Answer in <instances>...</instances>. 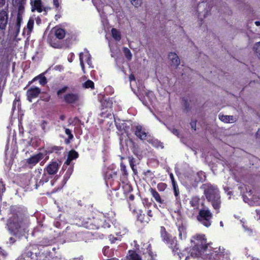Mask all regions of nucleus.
I'll use <instances>...</instances> for the list:
<instances>
[{"label":"nucleus","instance_id":"1","mask_svg":"<svg viewBox=\"0 0 260 260\" xmlns=\"http://www.w3.org/2000/svg\"><path fill=\"white\" fill-rule=\"evenodd\" d=\"M201 188L203 190L204 194L207 201L211 204L215 213H219L221 206V200L217 186L210 183H206L202 184Z\"/></svg>","mask_w":260,"mask_h":260},{"label":"nucleus","instance_id":"2","mask_svg":"<svg viewBox=\"0 0 260 260\" xmlns=\"http://www.w3.org/2000/svg\"><path fill=\"white\" fill-rule=\"evenodd\" d=\"M191 242L193 243L192 248L190 249V254L193 257H199L203 255L208 247H211L210 244L207 243L206 236L204 234H196L192 237Z\"/></svg>","mask_w":260,"mask_h":260},{"label":"nucleus","instance_id":"3","mask_svg":"<svg viewBox=\"0 0 260 260\" xmlns=\"http://www.w3.org/2000/svg\"><path fill=\"white\" fill-rule=\"evenodd\" d=\"M160 234L162 241L171 249L173 254L178 255L180 260H181L182 254L180 252L179 244L177 238L169 234L164 226H160Z\"/></svg>","mask_w":260,"mask_h":260},{"label":"nucleus","instance_id":"4","mask_svg":"<svg viewBox=\"0 0 260 260\" xmlns=\"http://www.w3.org/2000/svg\"><path fill=\"white\" fill-rule=\"evenodd\" d=\"M101 212L96 210L88 211L87 217L80 219L79 224L86 229L96 230L99 229V218L101 217Z\"/></svg>","mask_w":260,"mask_h":260},{"label":"nucleus","instance_id":"5","mask_svg":"<svg viewBox=\"0 0 260 260\" xmlns=\"http://www.w3.org/2000/svg\"><path fill=\"white\" fill-rule=\"evenodd\" d=\"M27 220L22 214H14L10 219L9 229L14 235L20 230H24L27 227Z\"/></svg>","mask_w":260,"mask_h":260},{"label":"nucleus","instance_id":"6","mask_svg":"<svg viewBox=\"0 0 260 260\" xmlns=\"http://www.w3.org/2000/svg\"><path fill=\"white\" fill-rule=\"evenodd\" d=\"M205 258L206 260H232L229 250L220 246L210 249Z\"/></svg>","mask_w":260,"mask_h":260},{"label":"nucleus","instance_id":"7","mask_svg":"<svg viewBox=\"0 0 260 260\" xmlns=\"http://www.w3.org/2000/svg\"><path fill=\"white\" fill-rule=\"evenodd\" d=\"M68 87L64 86L59 89L56 94L59 99H62L63 101L68 105H75L78 103L80 100V94L77 92H69L63 95L62 94L68 90Z\"/></svg>","mask_w":260,"mask_h":260},{"label":"nucleus","instance_id":"8","mask_svg":"<svg viewBox=\"0 0 260 260\" xmlns=\"http://www.w3.org/2000/svg\"><path fill=\"white\" fill-rule=\"evenodd\" d=\"M213 215L208 207L205 206L200 209L198 215L197 220L206 228L210 227L212 223V219Z\"/></svg>","mask_w":260,"mask_h":260},{"label":"nucleus","instance_id":"9","mask_svg":"<svg viewBox=\"0 0 260 260\" xmlns=\"http://www.w3.org/2000/svg\"><path fill=\"white\" fill-rule=\"evenodd\" d=\"M105 182L108 186L114 190H118L120 186V183L118 180L117 172H107L105 175Z\"/></svg>","mask_w":260,"mask_h":260},{"label":"nucleus","instance_id":"10","mask_svg":"<svg viewBox=\"0 0 260 260\" xmlns=\"http://www.w3.org/2000/svg\"><path fill=\"white\" fill-rule=\"evenodd\" d=\"M142 249L143 260H157V254L152 251L150 244L144 245Z\"/></svg>","mask_w":260,"mask_h":260},{"label":"nucleus","instance_id":"11","mask_svg":"<svg viewBox=\"0 0 260 260\" xmlns=\"http://www.w3.org/2000/svg\"><path fill=\"white\" fill-rule=\"evenodd\" d=\"M60 166V161L52 160L44 169V172L49 175H54L57 173Z\"/></svg>","mask_w":260,"mask_h":260},{"label":"nucleus","instance_id":"12","mask_svg":"<svg viewBox=\"0 0 260 260\" xmlns=\"http://www.w3.org/2000/svg\"><path fill=\"white\" fill-rule=\"evenodd\" d=\"M22 22V16L21 14L19 11L17 13V17H16V22L14 26V27H11L12 32H11L12 36L14 37V38H16L19 35L20 32V29L21 24ZM11 30V26H10L9 27V31Z\"/></svg>","mask_w":260,"mask_h":260},{"label":"nucleus","instance_id":"13","mask_svg":"<svg viewBox=\"0 0 260 260\" xmlns=\"http://www.w3.org/2000/svg\"><path fill=\"white\" fill-rule=\"evenodd\" d=\"M211 9V7L206 2H202V3L199 4L196 10L198 16L200 17L201 16V14H203L204 18L206 17L208 13L210 12Z\"/></svg>","mask_w":260,"mask_h":260},{"label":"nucleus","instance_id":"14","mask_svg":"<svg viewBox=\"0 0 260 260\" xmlns=\"http://www.w3.org/2000/svg\"><path fill=\"white\" fill-rule=\"evenodd\" d=\"M132 204L129 203V207L130 208L131 210L133 211V213H137L136 218L137 220L138 221H139L141 223L143 224H147L150 221L149 219H148V216H146V215L145 214L144 212L142 209H140L138 210V212L136 211V209L134 208L133 209V207H132Z\"/></svg>","mask_w":260,"mask_h":260},{"label":"nucleus","instance_id":"15","mask_svg":"<svg viewBox=\"0 0 260 260\" xmlns=\"http://www.w3.org/2000/svg\"><path fill=\"white\" fill-rule=\"evenodd\" d=\"M41 92V89L37 86H32L29 88L26 93L27 100L31 102L32 100L37 98Z\"/></svg>","mask_w":260,"mask_h":260},{"label":"nucleus","instance_id":"16","mask_svg":"<svg viewBox=\"0 0 260 260\" xmlns=\"http://www.w3.org/2000/svg\"><path fill=\"white\" fill-rule=\"evenodd\" d=\"M44 157V153L40 152L37 154L31 156L29 158L27 159L26 162L29 165V168H31Z\"/></svg>","mask_w":260,"mask_h":260},{"label":"nucleus","instance_id":"17","mask_svg":"<svg viewBox=\"0 0 260 260\" xmlns=\"http://www.w3.org/2000/svg\"><path fill=\"white\" fill-rule=\"evenodd\" d=\"M189 204L194 209L200 210V209L206 206L204 201H201L200 198L198 196L192 197L189 201Z\"/></svg>","mask_w":260,"mask_h":260},{"label":"nucleus","instance_id":"18","mask_svg":"<svg viewBox=\"0 0 260 260\" xmlns=\"http://www.w3.org/2000/svg\"><path fill=\"white\" fill-rule=\"evenodd\" d=\"M8 12L5 10L0 11V29L5 30L6 29L8 21Z\"/></svg>","mask_w":260,"mask_h":260},{"label":"nucleus","instance_id":"19","mask_svg":"<svg viewBox=\"0 0 260 260\" xmlns=\"http://www.w3.org/2000/svg\"><path fill=\"white\" fill-rule=\"evenodd\" d=\"M135 134L136 136L142 140H147L149 139L150 136L146 133L141 125H138L136 126Z\"/></svg>","mask_w":260,"mask_h":260},{"label":"nucleus","instance_id":"20","mask_svg":"<svg viewBox=\"0 0 260 260\" xmlns=\"http://www.w3.org/2000/svg\"><path fill=\"white\" fill-rule=\"evenodd\" d=\"M37 260H53V257L51 252L47 250L40 251L38 253H36Z\"/></svg>","mask_w":260,"mask_h":260},{"label":"nucleus","instance_id":"21","mask_svg":"<svg viewBox=\"0 0 260 260\" xmlns=\"http://www.w3.org/2000/svg\"><path fill=\"white\" fill-rule=\"evenodd\" d=\"M63 149V147L62 146L55 145L47 147L43 153H44V156L52 153H55L56 155H59Z\"/></svg>","mask_w":260,"mask_h":260},{"label":"nucleus","instance_id":"22","mask_svg":"<svg viewBox=\"0 0 260 260\" xmlns=\"http://www.w3.org/2000/svg\"><path fill=\"white\" fill-rule=\"evenodd\" d=\"M124 260H143V258L135 250H129Z\"/></svg>","mask_w":260,"mask_h":260},{"label":"nucleus","instance_id":"23","mask_svg":"<svg viewBox=\"0 0 260 260\" xmlns=\"http://www.w3.org/2000/svg\"><path fill=\"white\" fill-rule=\"evenodd\" d=\"M31 5V11L34 12L37 11L41 13L43 11L42 2L41 0H34V2H30Z\"/></svg>","mask_w":260,"mask_h":260},{"label":"nucleus","instance_id":"24","mask_svg":"<svg viewBox=\"0 0 260 260\" xmlns=\"http://www.w3.org/2000/svg\"><path fill=\"white\" fill-rule=\"evenodd\" d=\"M149 191L157 203L161 205L165 204V200L161 199L160 194L155 188L151 187L149 189Z\"/></svg>","mask_w":260,"mask_h":260},{"label":"nucleus","instance_id":"25","mask_svg":"<svg viewBox=\"0 0 260 260\" xmlns=\"http://www.w3.org/2000/svg\"><path fill=\"white\" fill-rule=\"evenodd\" d=\"M102 109L111 108L113 105L112 99L104 96L101 100Z\"/></svg>","mask_w":260,"mask_h":260},{"label":"nucleus","instance_id":"26","mask_svg":"<svg viewBox=\"0 0 260 260\" xmlns=\"http://www.w3.org/2000/svg\"><path fill=\"white\" fill-rule=\"evenodd\" d=\"M101 214L102 215L101 217H100V218H99V229L100 228H110L111 225H110V220L108 219H106L104 215L102 213H101Z\"/></svg>","mask_w":260,"mask_h":260},{"label":"nucleus","instance_id":"27","mask_svg":"<svg viewBox=\"0 0 260 260\" xmlns=\"http://www.w3.org/2000/svg\"><path fill=\"white\" fill-rule=\"evenodd\" d=\"M168 57L169 59L171 60L172 64L175 65L176 68H177L179 66L180 61L176 53L170 52L168 55Z\"/></svg>","mask_w":260,"mask_h":260},{"label":"nucleus","instance_id":"28","mask_svg":"<svg viewBox=\"0 0 260 260\" xmlns=\"http://www.w3.org/2000/svg\"><path fill=\"white\" fill-rule=\"evenodd\" d=\"M170 177L171 180L173 188L174 193L175 196L177 198L179 194V189L177 184V182L175 180V178L174 177V175L172 173H170Z\"/></svg>","mask_w":260,"mask_h":260},{"label":"nucleus","instance_id":"29","mask_svg":"<svg viewBox=\"0 0 260 260\" xmlns=\"http://www.w3.org/2000/svg\"><path fill=\"white\" fill-rule=\"evenodd\" d=\"M48 42L51 46L54 48H60L61 47L60 43L53 37H49L48 39Z\"/></svg>","mask_w":260,"mask_h":260},{"label":"nucleus","instance_id":"30","mask_svg":"<svg viewBox=\"0 0 260 260\" xmlns=\"http://www.w3.org/2000/svg\"><path fill=\"white\" fill-rule=\"evenodd\" d=\"M34 258V254L32 252L28 249L25 251L21 255V260H32Z\"/></svg>","mask_w":260,"mask_h":260},{"label":"nucleus","instance_id":"31","mask_svg":"<svg viewBox=\"0 0 260 260\" xmlns=\"http://www.w3.org/2000/svg\"><path fill=\"white\" fill-rule=\"evenodd\" d=\"M147 141L151 144L153 146L156 148L160 147L162 148L164 147L163 144L157 139L152 138L150 136L148 139H147Z\"/></svg>","mask_w":260,"mask_h":260},{"label":"nucleus","instance_id":"32","mask_svg":"<svg viewBox=\"0 0 260 260\" xmlns=\"http://www.w3.org/2000/svg\"><path fill=\"white\" fill-rule=\"evenodd\" d=\"M66 35L65 30L61 28H56L54 29V35L56 38L61 40Z\"/></svg>","mask_w":260,"mask_h":260},{"label":"nucleus","instance_id":"33","mask_svg":"<svg viewBox=\"0 0 260 260\" xmlns=\"http://www.w3.org/2000/svg\"><path fill=\"white\" fill-rule=\"evenodd\" d=\"M179 232V239L182 240L185 239L186 237V228L182 224L179 225L178 227Z\"/></svg>","mask_w":260,"mask_h":260},{"label":"nucleus","instance_id":"34","mask_svg":"<svg viewBox=\"0 0 260 260\" xmlns=\"http://www.w3.org/2000/svg\"><path fill=\"white\" fill-rule=\"evenodd\" d=\"M218 118L221 121L225 123H229L231 121L233 122L235 121L233 116L224 115L221 113L219 114Z\"/></svg>","mask_w":260,"mask_h":260},{"label":"nucleus","instance_id":"35","mask_svg":"<svg viewBox=\"0 0 260 260\" xmlns=\"http://www.w3.org/2000/svg\"><path fill=\"white\" fill-rule=\"evenodd\" d=\"M48 175H48L47 173H45L44 172V173L42 176L41 179L40 180L39 182H36V188L41 185H43L44 183L47 182L49 181L50 177Z\"/></svg>","mask_w":260,"mask_h":260},{"label":"nucleus","instance_id":"36","mask_svg":"<svg viewBox=\"0 0 260 260\" xmlns=\"http://www.w3.org/2000/svg\"><path fill=\"white\" fill-rule=\"evenodd\" d=\"M206 179V176L203 171L198 172L195 176V180L197 183L203 182Z\"/></svg>","mask_w":260,"mask_h":260},{"label":"nucleus","instance_id":"37","mask_svg":"<svg viewBox=\"0 0 260 260\" xmlns=\"http://www.w3.org/2000/svg\"><path fill=\"white\" fill-rule=\"evenodd\" d=\"M181 101L182 103V106L183 107V110L186 113L188 112L190 110V104L188 102L187 99L185 97H182L181 98Z\"/></svg>","mask_w":260,"mask_h":260},{"label":"nucleus","instance_id":"38","mask_svg":"<svg viewBox=\"0 0 260 260\" xmlns=\"http://www.w3.org/2000/svg\"><path fill=\"white\" fill-rule=\"evenodd\" d=\"M47 70L38 75L39 83L42 86L45 85L48 82L47 78L45 76V75L47 73Z\"/></svg>","mask_w":260,"mask_h":260},{"label":"nucleus","instance_id":"39","mask_svg":"<svg viewBox=\"0 0 260 260\" xmlns=\"http://www.w3.org/2000/svg\"><path fill=\"white\" fill-rule=\"evenodd\" d=\"M103 254L108 257H111L113 255V251L108 246H104L103 248Z\"/></svg>","mask_w":260,"mask_h":260},{"label":"nucleus","instance_id":"40","mask_svg":"<svg viewBox=\"0 0 260 260\" xmlns=\"http://www.w3.org/2000/svg\"><path fill=\"white\" fill-rule=\"evenodd\" d=\"M111 33L113 38L116 41H119L121 39V35L120 32L116 28H113L111 29Z\"/></svg>","mask_w":260,"mask_h":260},{"label":"nucleus","instance_id":"41","mask_svg":"<svg viewBox=\"0 0 260 260\" xmlns=\"http://www.w3.org/2000/svg\"><path fill=\"white\" fill-rule=\"evenodd\" d=\"M128 161H129V166H130L131 168H132V170H133L134 173L135 175L137 174V170L135 167V161L134 158L132 156H128Z\"/></svg>","mask_w":260,"mask_h":260},{"label":"nucleus","instance_id":"42","mask_svg":"<svg viewBox=\"0 0 260 260\" xmlns=\"http://www.w3.org/2000/svg\"><path fill=\"white\" fill-rule=\"evenodd\" d=\"M65 133L68 136V139L65 140L66 144H69L70 141L74 138L73 135L72 134L71 131L69 128H66Z\"/></svg>","mask_w":260,"mask_h":260},{"label":"nucleus","instance_id":"43","mask_svg":"<svg viewBox=\"0 0 260 260\" xmlns=\"http://www.w3.org/2000/svg\"><path fill=\"white\" fill-rule=\"evenodd\" d=\"M68 156L69 157V159H71L73 160L78 158L79 154L75 150H72L69 152Z\"/></svg>","mask_w":260,"mask_h":260},{"label":"nucleus","instance_id":"44","mask_svg":"<svg viewBox=\"0 0 260 260\" xmlns=\"http://www.w3.org/2000/svg\"><path fill=\"white\" fill-rule=\"evenodd\" d=\"M123 51L127 59L128 60H131L132 58V54L131 53L130 50L126 47H123Z\"/></svg>","mask_w":260,"mask_h":260},{"label":"nucleus","instance_id":"45","mask_svg":"<svg viewBox=\"0 0 260 260\" xmlns=\"http://www.w3.org/2000/svg\"><path fill=\"white\" fill-rule=\"evenodd\" d=\"M83 86L85 88L94 89V84L92 81H91L90 80H88L86 82H84V83L83 84Z\"/></svg>","mask_w":260,"mask_h":260},{"label":"nucleus","instance_id":"46","mask_svg":"<svg viewBox=\"0 0 260 260\" xmlns=\"http://www.w3.org/2000/svg\"><path fill=\"white\" fill-rule=\"evenodd\" d=\"M34 21L32 19H29L27 22V28L28 29V32L30 34L34 27Z\"/></svg>","mask_w":260,"mask_h":260},{"label":"nucleus","instance_id":"47","mask_svg":"<svg viewBox=\"0 0 260 260\" xmlns=\"http://www.w3.org/2000/svg\"><path fill=\"white\" fill-rule=\"evenodd\" d=\"M167 187V184L163 182L159 183L157 185V188L159 191H164L166 189Z\"/></svg>","mask_w":260,"mask_h":260},{"label":"nucleus","instance_id":"48","mask_svg":"<svg viewBox=\"0 0 260 260\" xmlns=\"http://www.w3.org/2000/svg\"><path fill=\"white\" fill-rule=\"evenodd\" d=\"M254 49L255 50L257 57L260 59V42L255 44Z\"/></svg>","mask_w":260,"mask_h":260},{"label":"nucleus","instance_id":"49","mask_svg":"<svg viewBox=\"0 0 260 260\" xmlns=\"http://www.w3.org/2000/svg\"><path fill=\"white\" fill-rule=\"evenodd\" d=\"M83 52H81V53H79L80 64V66H81V68H82V70L83 71V72H84L85 66H84V61H83Z\"/></svg>","mask_w":260,"mask_h":260},{"label":"nucleus","instance_id":"50","mask_svg":"<svg viewBox=\"0 0 260 260\" xmlns=\"http://www.w3.org/2000/svg\"><path fill=\"white\" fill-rule=\"evenodd\" d=\"M121 171L122 172V176L125 177L127 176L128 173L126 171V166L123 164L120 165Z\"/></svg>","mask_w":260,"mask_h":260},{"label":"nucleus","instance_id":"51","mask_svg":"<svg viewBox=\"0 0 260 260\" xmlns=\"http://www.w3.org/2000/svg\"><path fill=\"white\" fill-rule=\"evenodd\" d=\"M129 142L131 143H132L133 146V147L132 148V151L133 152L134 154H135V155H138V146H136L135 145V142L132 140V139H129Z\"/></svg>","mask_w":260,"mask_h":260},{"label":"nucleus","instance_id":"52","mask_svg":"<svg viewBox=\"0 0 260 260\" xmlns=\"http://www.w3.org/2000/svg\"><path fill=\"white\" fill-rule=\"evenodd\" d=\"M131 3L135 7L138 8L142 4V0H133Z\"/></svg>","mask_w":260,"mask_h":260},{"label":"nucleus","instance_id":"53","mask_svg":"<svg viewBox=\"0 0 260 260\" xmlns=\"http://www.w3.org/2000/svg\"><path fill=\"white\" fill-rule=\"evenodd\" d=\"M142 203L146 208H149L151 206V203L149 202L147 198L143 199L142 200Z\"/></svg>","mask_w":260,"mask_h":260},{"label":"nucleus","instance_id":"54","mask_svg":"<svg viewBox=\"0 0 260 260\" xmlns=\"http://www.w3.org/2000/svg\"><path fill=\"white\" fill-rule=\"evenodd\" d=\"M73 167L70 166L67 170V171L66 173L65 176L67 177H69L70 176V175L72 174V173H73Z\"/></svg>","mask_w":260,"mask_h":260},{"label":"nucleus","instance_id":"55","mask_svg":"<svg viewBox=\"0 0 260 260\" xmlns=\"http://www.w3.org/2000/svg\"><path fill=\"white\" fill-rule=\"evenodd\" d=\"M109 240L111 243H114L116 241L119 240V238L115 237L114 236L110 235L109 237Z\"/></svg>","mask_w":260,"mask_h":260},{"label":"nucleus","instance_id":"56","mask_svg":"<svg viewBox=\"0 0 260 260\" xmlns=\"http://www.w3.org/2000/svg\"><path fill=\"white\" fill-rule=\"evenodd\" d=\"M48 122L46 120H43L41 123V128L45 132H46V127L48 125Z\"/></svg>","mask_w":260,"mask_h":260},{"label":"nucleus","instance_id":"57","mask_svg":"<svg viewBox=\"0 0 260 260\" xmlns=\"http://www.w3.org/2000/svg\"><path fill=\"white\" fill-rule=\"evenodd\" d=\"M197 122V120H191V122H190V125L191 126V127L194 131H196Z\"/></svg>","mask_w":260,"mask_h":260},{"label":"nucleus","instance_id":"58","mask_svg":"<svg viewBox=\"0 0 260 260\" xmlns=\"http://www.w3.org/2000/svg\"><path fill=\"white\" fill-rule=\"evenodd\" d=\"M146 216H148V219H149V220L150 221L151 218H152L153 217V214L152 211L150 209L148 210L147 211Z\"/></svg>","mask_w":260,"mask_h":260},{"label":"nucleus","instance_id":"59","mask_svg":"<svg viewBox=\"0 0 260 260\" xmlns=\"http://www.w3.org/2000/svg\"><path fill=\"white\" fill-rule=\"evenodd\" d=\"M74 57H75V55L73 53H70L68 56V61L70 62H72L73 61Z\"/></svg>","mask_w":260,"mask_h":260},{"label":"nucleus","instance_id":"60","mask_svg":"<svg viewBox=\"0 0 260 260\" xmlns=\"http://www.w3.org/2000/svg\"><path fill=\"white\" fill-rule=\"evenodd\" d=\"M37 80H39L38 75L34 77L31 80L29 81L26 87L30 86L32 83H34L35 81H37Z\"/></svg>","mask_w":260,"mask_h":260},{"label":"nucleus","instance_id":"61","mask_svg":"<svg viewBox=\"0 0 260 260\" xmlns=\"http://www.w3.org/2000/svg\"><path fill=\"white\" fill-rule=\"evenodd\" d=\"M86 62L89 66H91V55L88 53L87 57L86 59Z\"/></svg>","mask_w":260,"mask_h":260},{"label":"nucleus","instance_id":"62","mask_svg":"<svg viewBox=\"0 0 260 260\" xmlns=\"http://www.w3.org/2000/svg\"><path fill=\"white\" fill-rule=\"evenodd\" d=\"M124 187L125 188H126L128 192H131L132 190H133V188L132 187L131 185H129V184H126Z\"/></svg>","mask_w":260,"mask_h":260},{"label":"nucleus","instance_id":"63","mask_svg":"<svg viewBox=\"0 0 260 260\" xmlns=\"http://www.w3.org/2000/svg\"><path fill=\"white\" fill-rule=\"evenodd\" d=\"M69 158H70L68 156V158H67L66 162H65L64 165L63 166V168L64 167L65 165L69 166L71 162L73 160L71 159H69Z\"/></svg>","mask_w":260,"mask_h":260},{"label":"nucleus","instance_id":"64","mask_svg":"<svg viewBox=\"0 0 260 260\" xmlns=\"http://www.w3.org/2000/svg\"><path fill=\"white\" fill-rule=\"evenodd\" d=\"M53 4L56 8H58L59 7L58 0H53Z\"/></svg>","mask_w":260,"mask_h":260}]
</instances>
